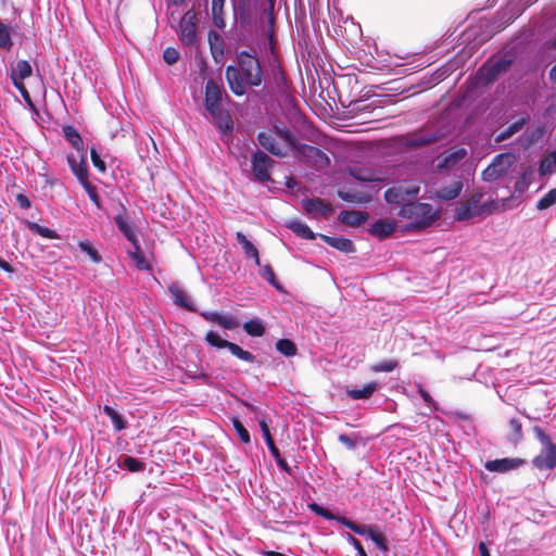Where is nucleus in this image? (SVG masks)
<instances>
[{"label": "nucleus", "instance_id": "1", "mask_svg": "<svg viewBox=\"0 0 556 556\" xmlns=\"http://www.w3.org/2000/svg\"><path fill=\"white\" fill-rule=\"evenodd\" d=\"M237 65L227 66L225 76L230 90L236 96H243L248 87L262 85L264 74L258 58L248 51L237 54Z\"/></svg>", "mask_w": 556, "mask_h": 556}, {"label": "nucleus", "instance_id": "2", "mask_svg": "<svg viewBox=\"0 0 556 556\" xmlns=\"http://www.w3.org/2000/svg\"><path fill=\"white\" fill-rule=\"evenodd\" d=\"M226 99L228 96L225 89L214 79H208L205 84L204 108L217 128L225 134H230L233 123L229 112L224 108Z\"/></svg>", "mask_w": 556, "mask_h": 556}, {"label": "nucleus", "instance_id": "3", "mask_svg": "<svg viewBox=\"0 0 556 556\" xmlns=\"http://www.w3.org/2000/svg\"><path fill=\"white\" fill-rule=\"evenodd\" d=\"M308 507L317 516H320L327 520H336L342 526L355 532L356 534L369 538L380 551H388L386 539L383 534L377 530L376 526H365L356 523L355 521L344 516L333 514L328 508H325L318 505L317 503H312L308 505Z\"/></svg>", "mask_w": 556, "mask_h": 556}, {"label": "nucleus", "instance_id": "4", "mask_svg": "<svg viewBox=\"0 0 556 556\" xmlns=\"http://www.w3.org/2000/svg\"><path fill=\"white\" fill-rule=\"evenodd\" d=\"M482 194L476 193L470 195L467 200L462 201L454 211V219L457 222H466L475 218H480L491 214L497 208V203L494 200L481 202Z\"/></svg>", "mask_w": 556, "mask_h": 556}, {"label": "nucleus", "instance_id": "5", "mask_svg": "<svg viewBox=\"0 0 556 556\" xmlns=\"http://www.w3.org/2000/svg\"><path fill=\"white\" fill-rule=\"evenodd\" d=\"M399 215L410 220L409 229H425L431 226L437 218L432 205L420 202L402 204Z\"/></svg>", "mask_w": 556, "mask_h": 556}, {"label": "nucleus", "instance_id": "6", "mask_svg": "<svg viewBox=\"0 0 556 556\" xmlns=\"http://www.w3.org/2000/svg\"><path fill=\"white\" fill-rule=\"evenodd\" d=\"M533 433L542 447L540 453L532 459V465L540 471H552L556 468V443L540 426L533 427Z\"/></svg>", "mask_w": 556, "mask_h": 556}, {"label": "nucleus", "instance_id": "7", "mask_svg": "<svg viewBox=\"0 0 556 556\" xmlns=\"http://www.w3.org/2000/svg\"><path fill=\"white\" fill-rule=\"evenodd\" d=\"M510 64L511 61L505 58L489 60L478 70L477 78L479 83L488 85L506 72Z\"/></svg>", "mask_w": 556, "mask_h": 556}, {"label": "nucleus", "instance_id": "8", "mask_svg": "<svg viewBox=\"0 0 556 556\" xmlns=\"http://www.w3.org/2000/svg\"><path fill=\"white\" fill-rule=\"evenodd\" d=\"M293 152L316 169H325L330 165L329 156L317 147L299 143Z\"/></svg>", "mask_w": 556, "mask_h": 556}, {"label": "nucleus", "instance_id": "9", "mask_svg": "<svg viewBox=\"0 0 556 556\" xmlns=\"http://www.w3.org/2000/svg\"><path fill=\"white\" fill-rule=\"evenodd\" d=\"M275 161L264 151L256 150L251 157L252 174L258 182H267L270 180L271 169Z\"/></svg>", "mask_w": 556, "mask_h": 556}, {"label": "nucleus", "instance_id": "10", "mask_svg": "<svg viewBox=\"0 0 556 556\" xmlns=\"http://www.w3.org/2000/svg\"><path fill=\"white\" fill-rule=\"evenodd\" d=\"M178 35L185 46L193 47L197 45V14L192 9L184 14L179 23Z\"/></svg>", "mask_w": 556, "mask_h": 556}, {"label": "nucleus", "instance_id": "11", "mask_svg": "<svg viewBox=\"0 0 556 556\" xmlns=\"http://www.w3.org/2000/svg\"><path fill=\"white\" fill-rule=\"evenodd\" d=\"M509 165V155H496L492 163L482 172V179L492 182L504 177L508 172Z\"/></svg>", "mask_w": 556, "mask_h": 556}, {"label": "nucleus", "instance_id": "12", "mask_svg": "<svg viewBox=\"0 0 556 556\" xmlns=\"http://www.w3.org/2000/svg\"><path fill=\"white\" fill-rule=\"evenodd\" d=\"M467 156V150L462 147H453L448 151L443 152L437 163L439 170H448L455 167Z\"/></svg>", "mask_w": 556, "mask_h": 556}, {"label": "nucleus", "instance_id": "13", "mask_svg": "<svg viewBox=\"0 0 556 556\" xmlns=\"http://www.w3.org/2000/svg\"><path fill=\"white\" fill-rule=\"evenodd\" d=\"M257 141L270 154L283 157L288 154L287 148L276 140V136L270 131H261L257 135Z\"/></svg>", "mask_w": 556, "mask_h": 556}, {"label": "nucleus", "instance_id": "14", "mask_svg": "<svg viewBox=\"0 0 556 556\" xmlns=\"http://www.w3.org/2000/svg\"><path fill=\"white\" fill-rule=\"evenodd\" d=\"M526 463L527 462L523 458H519V457L509 458V457H507V458L488 460L484 464V468L488 471H491V472L504 473V472H508L510 470L518 469L519 467H522L523 465H526Z\"/></svg>", "mask_w": 556, "mask_h": 556}, {"label": "nucleus", "instance_id": "15", "mask_svg": "<svg viewBox=\"0 0 556 556\" xmlns=\"http://www.w3.org/2000/svg\"><path fill=\"white\" fill-rule=\"evenodd\" d=\"M419 192L418 187L405 188L403 186H395L384 192V199L391 204H405L407 197L415 198Z\"/></svg>", "mask_w": 556, "mask_h": 556}, {"label": "nucleus", "instance_id": "16", "mask_svg": "<svg viewBox=\"0 0 556 556\" xmlns=\"http://www.w3.org/2000/svg\"><path fill=\"white\" fill-rule=\"evenodd\" d=\"M66 159L72 173L76 176L78 181H83L85 178H88L86 152L78 153V155L70 153Z\"/></svg>", "mask_w": 556, "mask_h": 556}, {"label": "nucleus", "instance_id": "17", "mask_svg": "<svg viewBox=\"0 0 556 556\" xmlns=\"http://www.w3.org/2000/svg\"><path fill=\"white\" fill-rule=\"evenodd\" d=\"M302 206L305 212L314 217L325 216L327 217L332 212L331 205L326 203L320 198H313L302 201Z\"/></svg>", "mask_w": 556, "mask_h": 556}, {"label": "nucleus", "instance_id": "18", "mask_svg": "<svg viewBox=\"0 0 556 556\" xmlns=\"http://www.w3.org/2000/svg\"><path fill=\"white\" fill-rule=\"evenodd\" d=\"M277 138L283 141V146L292 151L298 147L299 142L294 132L287 127L285 124L278 122L273 125V128L269 129Z\"/></svg>", "mask_w": 556, "mask_h": 556}, {"label": "nucleus", "instance_id": "19", "mask_svg": "<svg viewBox=\"0 0 556 556\" xmlns=\"http://www.w3.org/2000/svg\"><path fill=\"white\" fill-rule=\"evenodd\" d=\"M211 54L216 63L223 61L225 55V40L216 30L211 29L207 34Z\"/></svg>", "mask_w": 556, "mask_h": 556}, {"label": "nucleus", "instance_id": "20", "mask_svg": "<svg viewBox=\"0 0 556 556\" xmlns=\"http://www.w3.org/2000/svg\"><path fill=\"white\" fill-rule=\"evenodd\" d=\"M170 295L174 298L176 305L184 307L188 311H194L193 302L187 292L176 282L168 287Z\"/></svg>", "mask_w": 556, "mask_h": 556}, {"label": "nucleus", "instance_id": "21", "mask_svg": "<svg viewBox=\"0 0 556 556\" xmlns=\"http://www.w3.org/2000/svg\"><path fill=\"white\" fill-rule=\"evenodd\" d=\"M437 132L417 131L407 136L406 144L412 148L424 147L438 140Z\"/></svg>", "mask_w": 556, "mask_h": 556}, {"label": "nucleus", "instance_id": "22", "mask_svg": "<svg viewBox=\"0 0 556 556\" xmlns=\"http://www.w3.org/2000/svg\"><path fill=\"white\" fill-rule=\"evenodd\" d=\"M33 73L31 65L26 60H20L11 70V80L14 86L23 83L26 78L30 77Z\"/></svg>", "mask_w": 556, "mask_h": 556}, {"label": "nucleus", "instance_id": "23", "mask_svg": "<svg viewBox=\"0 0 556 556\" xmlns=\"http://www.w3.org/2000/svg\"><path fill=\"white\" fill-rule=\"evenodd\" d=\"M368 213L362 211H342L339 214V220L351 227H358L366 223Z\"/></svg>", "mask_w": 556, "mask_h": 556}, {"label": "nucleus", "instance_id": "24", "mask_svg": "<svg viewBox=\"0 0 556 556\" xmlns=\"http://www.w3.org/2000/svg\"><path fill=\"white\" fill-rule=\"evenodd\" d=\"M395 223L389 219H379L370 227V233L379 239L391 236L395 230Z\"/></svg>", "mask_w": 556, "mask_h": 556}, {"label": "nucleus", "instance_id": "25", "mask_svg": "<svg viewBox=\"0 0 556 556\" xmlns=\"http://www.w3.org/2000/svg\"><path fill=\"white\" fill-rule=\"evenodd\" d=\"M323 241L328 245L345 253H351L355 251V247L352 240L344 237H329L321 235Z\"/></svg>", "mask_w": 556, "mask_h": 556}, {"label": "nucleus", "instance_id": "26", "mask_svg": "<svg viewBox=\"0 0 556 556\" xmlns=\"http://www.w3.org/2000/svg\"><path fill=\"white\" fill-rule=\"evenodd\" d=\"M237 241L241 244L244 255L247 258H253L256 266H261V260L258 250L256 247L248 240V238L241 231L236 233Z\"/></svg>", "mask_w": 556, "mask_h": 556}, {"label": "nucleus", "instance_id": "27", "mask_svg": "<svg viewBox=\"0 0 556 556\" xmlns=\"http://www.w3.org/2000/svg\"><path fill=\"white\" fill-rule=\"evenodd\" d=\"M462 180H455L447 186L441 187L437 190V197L443 201H450L456 199L463 190Z\"/></svg>", "mask_w": 556, "mask_h": 556}, {"label": "nucleus", "instance_id": "28", "mask_svg": "<svg viewBox=\"0 0 556 556\" xmlns=\"http://www.w3.org/2000/svg\"><path fill=\"white\" fill-rule=\"evenodd\" d=\"M114 222H115L118 230L127 238V240L130 243H135L138 241L135 230L127 222L126 212L124 208L122 210V213L117 214L114 217Z\"/></svg>", "mask_w": 556, "mask_h": 556}, {"label": "nucleus", "instance_id": "29", "mask_svg": "<svg viewBox=\"0 0 556 556\" xmlns=\"http://www.w3.org/2000/svg\"><path fill=\"white\" fill-rule=\"evenodd\" d=\"M62 130L64 138L77 151V153L86 152L83 138L74 126L66 125Z\"/></svg>", "mask_w": 556, "mask_h": 556}, {"label": "nucleus", "instance_id": "30", "mask_svg": "<svg viewBox=\"0 0 556 556\" xmlns=\"http://www.w3.org/2000/svg\"><path fill=\"white\" fill-rule=\"evenodd\" d=\"M134 250L128 251L129 256L134 260L136 267L139 270L149 271L151 270V264L149 258L143 254L139 241L131 243Z\"/></svg>", "mask_w": 556, "mask_h": 556}, {"label": "nucleus", "instance_id": "31", "mask_svg": "<svg viewBox=\"0 0 556 556\" xmlns=\"http://www.w3.org/2000/svg\"><path fill=\"white\" fill-rule=\"evenodd\" d=\"M225 2H226V0H212L213 24L222 30L226 27V22L224 18Z\"/></svg>", "mask_w": 556, "mask_h": 556}, {"label": "nucleus", "instance_id": "32", "mask_svg": "<svg viewBox=\"0 0 556 556\" xmlns=\"http://www.w3.org/2000/svg\"><path fill=\"white\" fill-rule=\"evenodd\" d=\"M377 389L378 383L370 382L365 384L362 389H349L346 390V394L352 400H366L369 399Z\"/></svg>", "mask_w": 556, "mask_h": 556}, {"label": "nucleus", "instance_id": "33", "mask_svg": "<svg viewBox=\"0 0 556 556\" xmlns=\"http://www.w3.org/2000/svg\"><path fill=\"white\" fill-rule=\"evenodd\" d=\"M14 31V27L5 24L0 18V49L10 51L13 47L11 36Z\"/></svg>", "mask_w": 556, "mask_h": 556}, {"label": "nucleus", "instance_id": "34", "mask_svg": "<svg viewBox=\"0 0 556 556\" xmlns=\"http://www.w3.org/2000/svg\"><path fill=\"white\" fill-rule=\"evenodd\" d=\"M287 227L303 239L313 240L316 236L306 224L300 220H291Z\"/></svg>", "mask_w": 556, "mask_h": 556}, {"label": "nucleus", "instance_id": "35", "mask_svg": "<svg viewBox=\"0 0 556 556\" xmlns=\"http://www.w3.org/2000/svg\"><path fill=\"white\" fill-rule=\"evenodd\" d=\"M26 227L34 233L47 239H59L60 235L48 227L41 226L35 222L25 220Z\"/></svg>", "mask_w": 556, "mask_h": 556}, {"label": "nucleus", "instance_id": "36", "mask_svg": "<svg viewBox=\"0 0 556 556\" xmlns=\"http://www.w3.org/2000/svg\"><path fill=\"white\" fill-rule=\"evenodd\" d=\"M244 331L252 337H262L265 333L263 321L258 317H254L243 324Z\"/></svg>", "mask_w": 556, "mask_h": 556}, {"label": "nucleus", "instance_id": "37", "mask_svg": "<svg viewBox=\"0 0 556 556\" xmlns=\"http://www.w3.org/2000/svg\"><path fill=\"white\" fill-rule=\"evenodd\" d=\"M118 466L130 472H140L146 469V464L135 457L124 456L119 459Z\"/></svg>", "mask_w": 556, "mask_h": 556}, {"label": "nucleus", "instance_id": "38", "mask_svg": "<svg viewBox=\"0 0 556 556\" xmlns=\"http://www.w3.org/2000/svg\"><path fill=\"white\" fill-rule=\"evenodd\" d=\"M103 413L112 420L114 429L116 431H122L127 427V422L113 407L109 405L103 406Z\"/></svg>", "mask_w": 556, "mask_h": 556}, {"label": "nucleus", "instance_id": "39", "mask_svg": "<svg viewBox=\"0 0 556 556\" xmlns=\"http://www.w3.org/2000/svg\"><path fill=\"white\" fill-rule=\"evenodd\" d=\"M339 197L346 202L354 203H367L371 200V197L369 194L353 190L339 191Z\"/></svg>", "mask_w": 556, "mask_h": 556}, {"label": "nucleus", "instance_id": "40", "mask_svg": "<svg viewBox=\"0 0 556 556\" xmlns=\"http://www.w3.org/2000/svg\"><path fill=\"white\" fill-rule=\"evenodd\" d=\"M260 427H261L264 440L266 442V445H267L271 456H278L279 450L274 442V439L270 434L269 427H268L266 420H261Z\"/></svg>", "mask_w": 556, "mask_h": 556}, {"label": "nucleus", "instance_id": "41", "mask_svg": "<svg viewBox=\"0 0 556 556\" xmlns=\"http://www.w3.org/2000/svg\"><path fill=\"white\" fill-rule=\"evenodd\" d=\"M276 349L287 357L294 356L298 352L296 345L289 339H279L276 342Z\"/></svg>", "mask_w": 556, "mask_h": 556}, {"label": "nucleus", "instance_id": "42", "mask_svg": "<svg viewBox=\"0 0 556 556\" xmlns=\"http://www.w3.org/2000/svg\"><path fill=\"white\" fill-rule=\"evenodd\" d=\"M509 427L511 429V434L509 435V441L514 443H519L523 440L522 425L518 418H511L509 420Z\"/></svg>", "mask_w": 556, "mask_h": 556}, {"label": "nucleus", "instance_id": "43", "mask_svg": "<svg viewBox=\"0 0 556 556\" xmlns=\"http://www.w3.org/2000/svg\"><path fill=\"white\" fill-rule=\"evenodd\" d=\"M229 352L238 357L239 359L243 361V362H247V363H253L255 362V356L254 354H252L251 352L247 351V350H243L242 348H240L238 344L236 343H231L230 346H229Z\"/></svg>", "mask_w": 556, "mask_h": 556}, {"label": "nucleus", "instance_id": "44", "mask_svg": "<svg viewBox=\"0 0 556 556\" xmlns=\"http://www.w3.org/2000/svg\"><path fill=\"white\" fill-rule=\"evenodd\" d=\"M205 341L208 345L217 349H229L232 342L222 339L215 331H208L205 336Z\"/></svg>", "mask_w": 556, "mask_h": 556}, {"label": "nucleus", "instance_id": "45", "mask_svg": "<svg viewBox=\"0 0 556 556\" xmlns=\"http://www.w3.org/2000/svg\"><path fill=\"white\" fill-rule=\"evenodd\" d=\"M351 175L359 181L364 182H372V181H379L380 179L375 176V174L371 170L364 169V168H353L351 170Z\"/></svg>", "mask_w": 556, "mask_h": 556}, {"label": "nucleus", "instance_id": "46", "mask_svg": "<svg viewBox=\"0 0 556 556\" xmlns=\"http://www.w3.org/2000/svg\"><path fill=\"white\" fill-rule=\"evenodd\" d=\"M78 247L79 249L85 252L89 257L90 260L93 262V263H101L102 262V256L100 255V253L91 245V243L89 241H80L78 243Z\"/></svg>", "mask_w": 556, "mask_h": 556}, {"label": "nucleus", "instance_id": "47", "mask_svg": "<svg viewBox=\"0 0 556 556\" xmlns=\"http://www.w3.org/2000/svg\"><path fill=\"white\" fill-rule=\"evenodd\" d=\"M399 363L396 359H387L379 362L371 366L374 372H390L397 367Z\"/></svg>", "mask_w": 556, "mask_h": 556}, {"label": "nucleus", "instance_id": "48", "mask_svg": "<svg viewBox=\"0 0 556 556\" xmlns=\"http://www.w3.org/2000/svg\"><path fill=\"white\" fill-rule=\"evenodd\" d=\"M556 203V189L549 190L543 198L536 203V208L540 211L546 210Z\"/></svg>", "mask_w": 556, "mask_h": 556}, {"label": "nucleus", "instance_id": "49", "mask_svg": "<svg viewBox=\"0 0 556 556\" xmlns=\"http://www.w3.org/2000/svg\"><path fill=\"white\" fill-rule=\"evenodd\" d=\"M79 184L83 186V188L86 190L89 199L98 206L100 207V197L97 192V187L91 185L88 180V178H85L83 181H79Z\"/></svg>", "mask_w": 556, "mask_h": 556}, {"label": "nucleus", "instance_id": "50", "mask_svg": "<svg viewBox=\"0 0 556 556\" xmlns=\"http://www.w3.org/2000/svg\"><path fill=\"white\" fill-rule=\"evenodd\" d=\"M260 275L276 289H281V286L277 281L275 273L270 265L263 266L262 269L260 270Z\"/></svg>", "mask_w": 556, "mask_h": 556}, {"label": "nucleus", "instance_id": "51", "mask_svg": "<svg viewBox=\"0 0 556 556\" xmlns=\"http://www.w3.org/2000/svg\"><path fill=\"white\" fill-rule=\"evenodd\" d=\"M232 426L237 432V434L239 435L240 440L245 443V444H249L251 442V438H250V433L249 431L244 428V426L242 425V422L238 419V418H233L232 419Z\"/></svg>", "mask_w": 556, "mask_h": 556}, {"label": "nucleus", "instance_id": "52", "mask_svg": "<svg viewBox=\"0 0 556 556\" xmlns=\"http://www.w3.org/2000/svg\"><path fill=\"white\" fill-rule=\"evenodd\" d=\"M218 325L227 330H233L239 327V320L232 315H220Z\"/></svg>", "mask_w": 556, "mask_h": 556}, {"label": "nucleus", "instance_id": "53", "mask_svg": "<svg viewBox=\"0 0 556 556\" xmlns=\"http://www.w3.org/2000/svg\"><path fill=\"white\" fill-rule=\"evenodd\" d=\"M342 535L351 545H353L359 556H368L361 542L353 534L344 532Z\"/></svg>", "mask_w": 556, "mask_h": 556}, {"label": "nucleus", "instance_id": "54", "mask_svg": "<svg viewBox=\"0 0 556 556\" xmlns=\"http://www.w3.org/2000/svg\"><path fill=\"white\" fill-rule=\"evenodd\" d=\"M90 157L93 166L101 173H105L106 165L105 162L101 159V155L98 153L96 148H91Z\"/></svg>", "mask_w": 556, "mask_h": 556}, {"label": "nucleus", "instance_id": "55", "mask_svg": "<svg viewBox=\"0 0 556 556\" xmlns=\"http://www.w3.org/2000/svg\"><path fill=\"white\" fill-rule=\"evenodd\" d=\"M163 59L168 65L175 64L179 59V52L175 48L168 47L163 52Z\"/></svg>", "mask_w": 556, "mask_h": 556}, {"label": "nucleus", "instance_id": "56", "mask_svg": "<svg viewBox=\"0 0 556 556\" xmlns=\"http://www.w3.org/2000/svg\"><path fill=\"white\" fill-rule=\"evenodd\" d=\"M416 388H417L419 395L424 400V402L429 407L437 409L438 408L437 404H435L434 400L432 399V396L429 394V392L421 384H417Z\"/></svg>", "mask_w": 556, "mask_h": 556}, {"label": "nucleus", "instance_id": "57", "mask_svg": "<svg viewBox=\"0 0 556 556\" xmlns=\"http://www.w3.org/2000/svg\"><path fill=\"white\" fill-rule=\"evenodd\" d=\"M555 166H556V152L542 161L541 170L543 173H546V172L552 173V172H554Z\"/></svg>", "mask_w": 556, "mask_h": 556}, {"label": "nucleus", "instance_id": "58", "mask_svg": "<svg viewBox=\"0 0 556 556\" xmlns=\"http://www.w3.org/2000/svg\"><path fill=\"white\" fill-rule=\"evenodd\" d=\"M338 440L343 444L345 445L349 450H354L357 445V440L356 438H353L351 435H348V434H340Z\"/></svg>", "mask_w": 556, "mask_h": 556}, {"label": "nucleus", "instance_id": "59", "mask_svg": "<svg viewBox=\"0 0 556 556\" xmlns=\"http://www.w3.org/2000/svg\"><path fill=\"white\" fill-rule=\"evenodd\" d=\"M220 313H217V312H202L201 313V316L207 320V321H211V323H215L218 325V320H219V317H220Z\"/></svg>", "mask_w": 556, "mask_h": 556}, {"label": "nucleus", "instance_id": "60", "mask_svg": "<svg viewBox=\"0 0 556 556\" xmlns=\"http://www.w3.org/2000/svg\"><path fill=\"white\" fill-rule=\"evenodd\" d=\"M276 460L277 466L283 470L287 473H291V468L287 464V462L281 457L280 452L278 453V456H273Z\"/></svg>", "mask_w": 556, "mask_h": 556}, {"label": "nucleus", "instance_id": "61", "mask_svg": "<svg viewBox=\"0 0 556 556\" xmlns=\"http://www.w3.org/2000/svg\"><path fill=\"white\" fill-rule=\"evenodd\" d=\"M16 201L18 203V205L24 208V210H27L30 207L31 203H30V200L28 199L27 195L23 194V193H18L16 195Z\"/></svg>", "mask_w": 556, "mask_h": 556}, {"label": "nucleus", "instance_id": "62", "mask_svg": "<svg viewBox=\"0 0 556 556\" xmlns=\"http://www.w3.org/2000/svg\"><path fill=\"white\" fill-rule=\"evenodd\" d=\"M14 87L21 92L22 97L25 99L26 102L31 103V98L24 85V81L17 84V86H14Z\"/></svg>", "mask_w": 556, "mask_h": 556}, {"label": "nucleus", "instance_id": "63", "mask_svg": "<svg viewBox=\"0 0 556 556\" xmlns=\"http://www.w3.org/2000/svg\"><path fill=\"white\" fill-rule=\"evenodd\" d=\"M479 556H491L490 551L484 542L479 543Z\"/></svg>", "mask_w": 556, "mask_h": 556}, {"label": "nucleus", "instance_id": "64", "mask_svg": "<svg viewBox=\"0 0 556 556\" xmlns=\"http://www.w3.org/2000/svg\"><path fill=\"white\" fill-rule=\"evenodd\" d=\"M0 268H2L3 270H5L8 273L14 271V268L1 257H0Z\"/></svg>", "mask_w": 556, "mask_h": 556}]
</instances>
